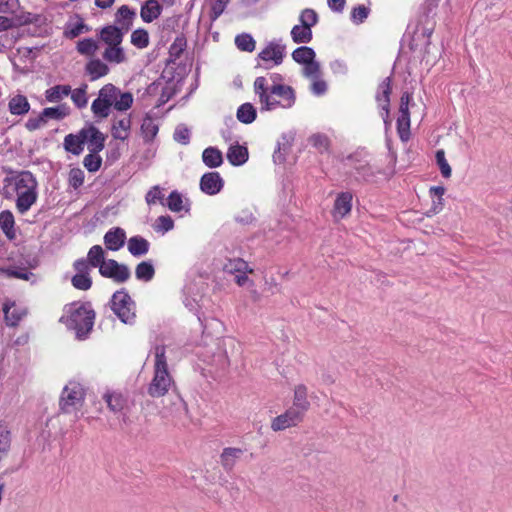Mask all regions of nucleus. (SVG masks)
Listing matches in <instances>:
<instances>
[{
	"instance_id": "nucleus-1",
	"label": "nucleus",
	"mask_w": 512,
	"mask_h": 512,
	"mask_svg": "<svg viewBox=\"0 0 512 512\" xmlns=\"http://www.w3.org/2000/svg\"><path fill=\"white\" fill-rule=\"evenodd\" d=\"M254 93L258 98L260 111L290 109L296 103V92L289 85H270L269 80L259 76L254 80Z\"/></svg>"
},
{
	"instance_id": "nucleus-2",
	"label": "nucleus",
	"mask_w": 512,
	"mask_h": 512,
	"mask_svg": "<svg viewBox=\"0 0 512 512\" xmlns=\"http://www.w3.org/2000/svg\"><path fill=\"white\" fill-rule=\"evenodd\" d=\"M2 194L7 199L16 198V208L25 214L37 200V181L28 171L4 179Z\"/></svg>"
},
{
	"instance_id": "nucleus-3",
	"label": "nucleus",
	"mask_w": 512,
	"mask_h": 512,
	"mask_svg": "<svg viewBox=\"0 0 512 512\" xmlns=\"http://www.w3.org/2000/svg\"><path fill=\"white\" fill-rule=\"evenodd\" d=\"M134 102L130 92H122L113 84L104 85L98 92V97L92 102L91 111L96 118L105 119L110 115L111 108L119 112L129 110Z\"/></svg>"
},
{
	"instance_id": "nucleus-4",
	"label": "nucleus",
	"mask_w": 512,
	"mask_h": 512,
	"mask_svg": "<svg viewBox=\"0 0 512 512\" xmlns=\"http://www.w3.org/2000/svg\"><path fill=\"white\" fill-rule=\"evenodd\" d=\"M95 313L87 304L72 303L66 307L61 321L75 331L78 339H85L94 325Z\"/></svg>"
},
{
	"instance_id": "nucleus-5",
	"label": "nucleus",
	"mask_w": 512,
	"mask_h": 512,
	"mask_svg": "<svg viewBox=\"0 0 512 512\" xmlns=\"http://www.w3.org/2000/svg\"><path fill=\"white\" fill-rule=\"evenodd\" d=\"M172 383V377L167 369L165 350L163 347H157L155 351L154 377L148 387V394L154 398L162 397L169 391Z\"/></svg>"
},
{
	"instance_id": "nucleus-6",
	"label": "nucleus",
	"mask_w": 512,
	"mask_h": 512,
	"mask_svg": "<svg viewBox=\"0 0 512 512\" xmlns=\"http://www.w3.org/2000/svg\"><path fill=\"white\" fill-rule=\"evenodd\" d=\"M318 14L315 10L306 8L299 15L300 24L294 25L290 35L294 43L307 44L313 38L312 27L318 23Z\"/></svg>"
},
{
	"instance_id": "nucleus-7",
	"label": "nucleus",
	"mask_w": 512,
	"mask_h": 512,
	"mask_svg": "<svg viewBox=\"0 0 512 512\" xmlns=\"http://www.w3.org/2000/svg\"><path fill=\"white\" fill-rule=\"evenodd\" d=\"M111 309L124 324L133 325L135 323V304L126 292L117 291L113 294Z\"/></svg>"
},
{
	"instance_id": "nucleus-8",
	"label": "nucleus",
	"mask_w": 512,
	"mask_h": 512,
	"mask_svg": "<svg viewBox=\"0 0 512 512\" xmlns=\"http://www.w3.org/2000/svg\"><path fill=\"white\" fill-rule=\"evenodd\" d=\"M84 389L76 382L67 384L61 394L60 407L64 413H73L82 407Z\"/></svg>"
},
{
	"instance_id": "nucleus-9",
	"label": "nucleus",
	"mask_w": 512,
	"mask_h": 512,
	"mask_svg": "<svg viewBox=\"0 0 512 512\" xmlns=\"http://www.w3.org/2000/svg\"><path fill=\"white\" fill-rule=\"evenodd\" d=\"M286 56V45L282 39H273L259 52L258 58L272 66H278L283 63Z\"/></svg>"
},
{
	"instance_id": "nucleus-10",
	"label": "nucleus",
	"mask_w": 512,
	"mask_h": 512,
	"mask_svg": "<svg viewBox=\"0 0 512 512\" xmlns=\"http://www.w3.org/2000/svg\"><path fill=\"white\" fill-rule=\"evenodd\" d=\"M305 413L291 406L284 413L273 418L271 429L275 432L283 431L299 425L304 420Z\"/></svg>"
},
{
	"instance_id": "nucleus-11",
	"label": "nucleus",
	"mask_w": 512,
	"mask_h": 512,
	"mask_svg": "<svg viewBox=\"0 0 512 512\" xmlns=\"http://www.w3.org/2000/svg\"><path fill=\"white\" fill-rule=\"evenodd\" d=\"M411 94L405 92L402 94L399 106V116L397 119V130L399 137L402 141H407L410 137V114L409 103L411 101Z\"/></svg>"
},
{
	"instance_id": "nucleus-12",
	"label": "nucleus",
	"mask_w": 512,
	"mask_h": 512,
	"mask_svg": "<svg viewBox=\"0 0 512 512\" xmlns=\"http://www.w3.org/2000/svg\"><path fill=\"white\" fill-rule=\"evenodd\" d=\"M99 273L106 278H111L117 283H123L130 277V270L124 264L118 263L116 260L109 259L100 265Z\"/></svg>"
},
{
	"instance_id": "nucleus-13",
	"label": "nucleus",
	"mask_w": 512,
	"mask_h": 512,
	"mask_svg": "<svg viewBox=\"0 0 512 512\" xmlns=\"http://www.w3.org/2000/svg\"><path fill=\"white\" fill-rule=\"evenodd\" d=\"M76 274L72 278V285L79 290H88L92 285V279L89 276V265L85 259H78L74 262Z\"/></svg>"
},
{
	"instance_id": "nucleus-14",
	"label": "nucleus",
	"mask_w": 512,
	"mask_h": 512,
	"mask_svg": "<svg viewBox=\"0 0 512 512\" xmlns=\"http://www.w3.org/2000/svg\"><path fill=\"white\" fill-rule=\"evenodd\" d=\"M391 80L390 78L384 79L378 86L376 100L378 106L384 111L382 114L383 121L386 126L390 124L389 119V106H390V94H391Z\"/></svg>"
},
{
	"instance_id": "nucleus-15",
	"label": "nucleus",
	"mask_w": 512,
	"mask_h": 512,
	"mask_svg": "<svg viewBox=\"0 0 512 512\" xmlns=\"http://www.w3.org/2000/svg\"><path fill=\"white\" fill-rule=\"evenodd\" d=\"M224 186V180L218 172L205 173L200 180V188L207 195L218 194Z\"/></svg>"
},
{
	"instance_id": "nucleus-16",
	"label": "nucleus",
	"mask_w": 512,
	"mask_h": 512,
	"mask_svg": "<svg viewBox=\"0 0 512 512\" xmlns=\"http://www.w3.org/2000/svg\"><path fill=\"white\" fill-rule=\"evenodd\" d=\"M126 240V232L120 227H115L108 230L104 235V244L107 249L111 251H118L121 249Z\"/></svg>"
},
{
	"instance_id": "nucleus-17",
	"label": "nucleus",
	"mask_w": 512,
	"mask_h": 512,
	"mask_svg": "<svg viewBox=\"0 0 512 512\" xmlns=\"http://www.w3.org/2000/svg\"><path fill=\"white\" fill-rule=\"evenodd\" d=\"M352 198L350 192H342L337 196L333 208V217L336 220L344 218L351 212Z\"/></svg>"
},
{
	"instance_id": "nucleus-18",
	"label": "nucleus",
	"mask_w": 512,
	"mask_h": 512,
	"mask_svg": "<svg viewBox=\"0 0 512 512\" xmlns=\"http://www.w3.org/2000/svg\"><path fill=\"white\" fill-rule=\"evenodd\" d=\"M82 135L91 152H99L104 148L105 137L97 128L82 129Z\"/></svg>"
},
{
	"instance_id": "nucleus-19",
	"label": "nucleus",
	"mask_w": 512,
	"mask_h": 512,
	"mask_svg": "<svg viewBox=\"0 0 512 512\" xmlns=\"http://www.w3.org/2000/svg\"><path fill=\"white\" fill-rule=\"evenodd\" d=\"M131 117L122 116L120 118H114L112 124V136L115 139L124 141L129 137L131 130Z\"/></svg>"
},
{
	"instance_id": "nucleus-20",
	"label": "nucleus",
	"mask_w": 512,
	"mask_h": 512,
	"mask_svg": "<svg viewBox=\"0 0 512 512\" xmlns=\"http://www.w3.org/2000/svg\"><path fill=\"white\" fill-rule=\"evenodd\" d=\"M5 321L9 326H16L26 315V309L17 306L14 302H6L3 306Z\"/></svg>"
},
{
	"instance_id": "nucleus-21",
	"label": "nucleus",
	"mask_w": 512,
	"mask_h": 512,
	"mask_svg": "<svg viewBox=\"0 0 512 512\" xmlns=\"http://www.w3.org/2000/svg\"><path fill=\"white\" fill-rule=\"evenodd\" d=\"M100 40L107 46H117L123 41L124 33L116 26L109 25L101 29Z\"/></svg>"
},
{
	"instance_id": "nucleus-22",
	"label": "nucleus",
	"mask_w": 512,
	"mask_h": 512,
	"mask_svg": "<svg viewBox=\"0 0 512 512\" xmlns=\"http://www.w3.org/2000/svg\"><path fill=\"white\" fill-rule=\"evenodd\" d=\"M8 110L12 115L23 116L30 110V103L26 96L15 94L9 98Z\"/></svg>"
},
{
	"instance_id": "nucleus-23",
	"label": "nucleus",
	"mask_w": 512,
	"mask_h": 512,
	"mask_svg": "<svg viewBox=\"0 0 512 512\" xmlns=\"http://www.w3.org/2000/svg\"><path fill=\"white\" fill-rule=\"evenodd\" d=\"M162 13V6L158 0H147L140 10L141 19L146 23H151Z\"/></svg>"
},
{
	"instance_id": "nucleus-24",
	"label": "nucleus",
	"mask_w": 512,
	"mask_h": 512,
	"mask_svg": "<svg viewBox=\"0 0 512 512\" xmlns=\"http://www.w3.org/2000/svg\"><path fill=\"white\" fill-rule=\"evenodd\" d=\"M227 159L231 165L241 166L248 160V150L238 142L231 144L227 152Z\"/></svg>"
},
{
	"instance_id": "nucleus-25",
	"label": "nucleus",
	"mask_w": 512,
	"mask_h": 512,
	"mask_svg": "<svg viewBox=\"0 0 512 512\" xmlns=\"http://www.w3.org/2000/svg\"><path fill=\"white\" fill-rule=\"evenodd\" d=\"M159 131V123L156 118L146 114L141 124V134L145 142H151Z\"/></svg>"
},
{
	"instance_id": "nucleus-26",
	"label": "nucleus",
	"mask_w": 512,
	"mask_h": 512,
	"mask_svg": "<svg viewBox=\"0 0 512 512\" xmlns=\"http://www.w3.org/2000/svg\"><path fill=\"white\" fill-rule=\"evenodd\" d=\"M104 400L109 409L115 413L122 412L128 406V399L120 392H107Z\"/></svg>"
},
{
	"instance_id": "nucleus-27",
	"label": "nucleus",
	"mask_w": 512,
	"mask_h": 512,
	"mask_svg": "<svg viewBox=\"0 0 512 512\" xmlns=\"http://www.w3.org/2000/svg\"><path fill=\"white\" fill-rule=\"evenodd\" d=\"M150 243L142 236H133L128 240L127 248L131 255L135 257L143 256L148 253Z\"/></svg>"
},
{
	"instance_id": "nucleus-28",
	"label": "nucleus",
	"mask_w": 512,
	"mask_h": 512,
	"mask_svg": "<svg viewBox=\"0 0 512 512\" xmlns=\"http://www.w3.org/2000/svg\"><path fill=\"white\" fill-rule=\"evenodd\" d=\"M85 143V139L82 135V130L79 134H68L64 138V148L68 152L79 155L83 151V144Z\"/></svg>"
},
{
	"instance_id": "nucleus-29",
	"label": "nucleus",
	"mask_w": 512,
	"mask_h": 512,
	"mask_svg": "<svg viewBox=\"0 0 512 512\" xmlns=\"http://www.w3.org/2000/svg\"><path fill=\"white\" fill-rule=\"evenodd\" d=\"M292 406L305 414L308 411L310 403L307 399V388L305 385L299 384L295 387Z\"/></svg>"
},
{
	"instance_id": "nucleus-30",
	"label": "nucleus",
	"mask_w": 512,
	"mask_h": 512,
	"mask_svg": "<svg viewBox=\"0 0 512 512\" xmlns=\"http://www.w3.org/2000/svg\"><path fill=\"white\" fill-rule=\"evenodd\" d=\"M242 454L243 451L240 448H225L220 455V462L225 469L230 470L234 467L236 461L241 457Z\"/></svg>"
},
{
	"instance_id": "nucleus-31",
	"label": "nucleus",
	"mask_w": 512,
	"mask_h": 512,
	"mask_svg": "<svg viewBox=\"0 0 512 512\" xmlns=\"http://www.w3.org/2000/svg\"><path fill=\"white\" fill-rule=\"evenodd\" d=\"M202 160L209 168H217L223 163V156L219 149L208 147L202 153Z\"/></svg>"
},
{
	"instance_id": "nucleus-32",
	"label": "nucleus",
	"mask_w": 512,
	"mask_h": 512,
	"mask_svg": "<svg viewBox=\"0 0 512 512\" xmlns=\"http://www.w3.org/2000/svg\"><path fill=\"white\" fill-rule=\"evenodd\" d=\"M136 18V11L127 5L121 6L116 13V21L125 30H128Z\"/></svg>"
},
{
	"instance_id": "nucleus-33",
	"label": "nucleus",
	"mask_w": 512,
	"mask_h": 512,
	"mask_svg": "<svg viewBox=\"0 0 512 512\" xmlns=\"http://www.w3.org/2000/svg\"><path fill=\"white\" fill-rule=\"evenodd\" d=\"M103 58L109 63L120 64L126 61V55L121 44L107 46L103 52Z\"/></svg>"
},
{
	"instance_id": "nucleus-34",
	"label": "nucleus",
	"mask_w": 512,
	"mask_h": 512,
	"mask_svg": "<svg viewBox=\"0 0 512 512\" xmlns=\"http://www.w3.org/2000/svg\"><path fill=\"white\" fill-rule=\"evenodd\" d=\"M86 71L90 75L91 80H96L108 74V66L100 59L90 60L86 65Z\"/></svg>"
},
{
	"instance_id": "nucleus-35",
	"label": "nucleus",
	"mask_w": 512,
	"mask_h": 512,
	"mask_svg": "<svg viewBox=\"0 0 512 512\" xmlns=\"http://www.w3.org/2000/svg\"><path fill=\"white\" fill-rule=\"evenodd\" d=\"M71 92L69 85H55L45 92V98L48 102L56 103L67 97Z\"/></svg>"
},
{
	"instance_id": "nucleus-36",
	"label": "nucleus",
	"mask_w": 512,
	"mask_h": 512,
	"mask_svg": "<svg viewBox=\"0 0 512 512\" xmlns=\"http://www.w3.org/2000/svg\"><path fill=\"white\" fill-rule=\"evenodd\" d=\"M291 56L296 63L303 65L314 60L316 53L311 47L300 46L292 52Z\"/></svg>"
},
{
	"instance_id": "nucleus-37",
	"label": "nucleus",
	"mask_w": 512,
	"mask_h": 512,
	"mask_svg": "<svg viewBox=\"0 0 512 512\" xmlns=\"http://www.w3.org/2000/svg\"><path fill=\"white\" fill-rule=\"evenodd\" d=\"M14 223V216L9 210L0 213V227L9 239H14L16 236Z\"/></svg>"
},
{
	"instance_id": "nucleus-38",
	"label": "nucleus",
	"mask_w": 512,
	"mask_h": 512,
	"mask_svg": "<svg viewBox=\"0 0 512 512\" xmlns=\"http://www.w3.org/2000/svg\"><path fill=\"white\" fill-rule=\"evenodd\" d=\"M237 119L244 124L252 123L256 119V109L251 103L242 104L237 110Z\"/></svg>"
},
{
	"instance_id": "nucleus-39",
	"label": "nucleus",
	"mask_w": 512,
	"mask_h": 512,
	"mask_svg": "<svg viewBox=\"0 0 512 512\" xmlns=\"http://www.w3.org/2000/svg\"><path fill=\"white\" fill-rule=\"evenodd\" d=\"M87 84H83L79 88L74 90L71 89L69 95H71V100L74 105L80 109L85 108L88 104V96H87Z\"/></svg>"
},
{
	"instance_id": "nucleus-40",
	"label": "nucleus",
	"mask_w": 512,
	"mask_h": 512,
	"mask_svg": "<svg viewBox=\"0 0 512 512\" xmlns=\"http://www.w3.org/2000/svg\"><path fill=\"white\" fill-rule=\"evenodd\" d=\"M41 113L45 122H47L48 119L61 120L65 118L69 114V109L66 105H60L44 108Z\"/></svg>"
},
{
	"instance_id": "nucleus-41",
	"label": "nucleus",
	"mask_w": 512,
	"mask_h": 512,
	"mask_svg": "<svg viewBox=\"0 0 512 512\" xmlns=\"http://www.w3.org/2000/svg\"><path fill=\"white\" fill-rule=\"evenodd\" d=\"M89 266L92 267H99L102 265L103 262H106L104 258V250L100 245H94L90 248L88 255H87Z\"/></svg>"
},
{
	"instance_id": "nucleus-42",
	"label": "nucleus",
	"mask_w": 512,
	"mask_h": 512,
	"mask_svg": "<svg viewBox=\"0 0 512 512\" xmlns=\"http://www.w3.org/2000/svg\"><path fill=\"white\" fill-rule=\"evenodd\" d=\"M0 273L6 274L8 277H14L25 281L35 282V275L25 268H0Z\"/></svg>"
},
{
	"instance_id": "nucleus-43",
	"label": "nucleus",
	"mask_w": 512,
	"mask_h": 512,
	"mask_svg": "<svg viewBox=\"0 0 512 512\" xmlns=\"http://www.w3.org/2000/svg\"><path fill=\"white\" fill-rule=\"evenodd\" d=\"M131 44L138 49H144L149 45V34L148 31L139 28L132 32L131 34Z\"/></svg>"
},
{
	"instance_id": "nucleus-44",
	"label": "nucleus",
	"mask_w": 512,
	"mask_h": 512,
	"mask_svg": "<svg viewBox=\"0 0 512 512\" xmlns=\"http://www.w3.org/2000/svg\"><path fill=\"white\" fill-rule=\"evenodd\" d=\"M155 274L153 265L150 262L143 261L135 269V275L138 280L150 281Z\"/></svg>"
},
{
	"instance_id": "nucleus-45",
	"label": "nucleus",
	"mask_w": 512,
	"mask_h": 512,
	"mask_svg": "<svg viewBox=\"0 0 512 512\" xmlns=\"http://www.w3.org/2000/svg\"><path fill=\"white\" fill-rule=\"evenodd\" d=\"M235 44L241 51L252 52L255 49L256 42L250 34L243 33L236 36Z\"/></svg>"
},
{
	"instance_id": "nucleus-46",
	"label": "nucleus",
	"mask_w": 512,
	"mask_h": 512,
	"mask_svg": "<svg viewBox=\"0 0 512 512\" xmlns=\"http://www.w3.org/2000/svg\"><path fill=\"white\" fill-rule=\"evenodd\" d=\"M98 49L97 42L92 38H85L77 43V51L81 55L92 56Z\"/></svg>"
},
{
	"instance_id": "nucleus-47",
	"label": "nucleus",
	"mask_w": 512,
	"mask_h": 512,
	"mask_svg": "<svg viewBox=\"0 0 512 512\" xmlns=\"http://www.w3.org/2000/svg\"><path fill=\"white\" fill-rule=\"evenodd\" d=\"M224 269L229 273H242V272H252V269L249 268L248 264L240 259H230L225 264Z\"/></svg>"
},
{
	"instance_id": "nucleus-48",
	"label": "nucleus",
	"mask_w": 512,
	"mask_h": 512,
	"mask_svg": "<svg viewBox=\"0 0 512 512\" xmlns=\"http://www.w3.org/2000/svg\"><path fill=\"white\" fill-rule=\"evenodd\" d=\"M302 74L308 79H314L317 76H322L321 65L316 58L306 64H303Z\"/></svg>"
},
{
	"instance_id": "nucleus-49",
	"label": "nucleus",
	"mask_w": 512,
	"mask_h": 512,
	"mask_svg": "<svg viewBox=\"0 0 512 512\" xmlns=\"http://www.w3.org/2000/svg\"><path fill=\"white\" fill-rule=\"evenodd\" d=\"M10 432L6 426L0 424V461L6 457L10 449Z\"/></svg>"
},
{
	"instance_id": "nucleus-50",
	"label": "nucleus",
	"mask_w": 512,
	"mask_h": 512,
	"mask_svg": "<svg viewBox=\"0 0 512 512\" xmlns=\"http://www.w3.org/2000/svg\"><path fill=\"white\" fill-rule=\"evenodd\" d=\"M444 193L445 188L442 186H434L430 188V195L437 198L436 200H433L432 210L434 213H439L442 210Z\"/></svg>"
},
{
	"instance_id": "nucleus-51",
	"label": "nucleus",
	"mask_w": 512,
	"mask_h": 512,
	"mask_svg": "<svg viewBox=\"0 0 512 512\" xmlns=\"http://www.w3.org/2000/svg\"><path fill=\"white\" fill-rule=\"evenodd\" d=\"M102 159L97 152H91L86 155L83 160L84 167L89 172H96L101 167Z\"/></svg>"
},
{
	"instance_id": "nucleus-52",
	"label": "nucleus",
	"mask_w": 512,
	"mask_h": 512,
	"mask_svg": "<svg viewBox=\"0 0 512 512\" xmlns=\"http://www.w3.org/2000/svg\"><path fill=\"white\" fill-rule=\"evenodd\" d=\"M309 143L320 152L327 151L329 148V139L324 134H314L309 138Z\"/></svg>"
},
{
	"instance_id": "nucleus-53",
	"label": "nucleus",
	"mask_w": 512,
	"mask_h": 512,
	"mask_svg": "<svg viewBox=\"0 0 512 512\" xmlns=\"http://www.w3.org/2000/svg\"><path fill=\"white\" fill-rule=\"evenodd\" d=\"M167 206L173 212H181L184 209L181 194L177 191L171 192L167 199Z\"/></svg>"
},
{
	"instance_id": "nucleus-54",
	"label": "nucleus",
	"mask_w": 512,
	"mask_h": 512,
	"mask_svg": "<svg viewBox=\"0 0 512 512\" xmlns=\"http://www.w3.org/2000/svg\"><path fill=\"white\" fill-rule=\"evenodd\" d=\"M436 162L439 166L442 176L445 178H449L452 174V170L445 158L444 150H438L436 152Z\"/></svg>"
},
{
	"instance_id": "nucleus-55",
	"label": "nucleus",
	"mask_w": 512,
	"mask_h": 512,
	"mask_svg": "<svg viewBox=\"0 0 512 512\" xmlns=\"http://www.w3.org/2000/svg\"><path fill=\"white\" fill-rule=\"evenodd\" d=\"M163 199L164 193L158 185L153 186L145 196V201L149 206L154 205L157 202H162Z\"/></svg>"
},
{
	"instance_id": "nucleus-56",
	"label": "nucleus",
	"mask_w": 512,
	"mask_h": 512,
	"mask_svg": "<svg viewBox=\"0 0 512 512\" xmlns=\"http://www.w3.org/2000/svg\"><path fill=\"white\" fill-rule=\"evenodd\" d=\"M84 172L80 168H72L69 172V184L77 189L84 183Z\"/></svg>"
},
{
	"instance_id": "nucleus-57",
	"label": "nucleus",
	"mask_w": 512,
	"mask_h": 512,
	"mask_svg": "<svg viewBox=\"0 0 512 512\" xmlns=\"http://www.w3.org/2000/svg\"><path fill=\"white\" fill-rule=\"evenodd\" d=\"M174 140L180 144L186 145L190 141V131L184 125L176 127L174 132Z\"/></svg>"
},
{
	"instance_id": "nucleus-58",
	"label": "nucleus",
	"mask_w": 512,
	"mask_h": 512,
	"mask_svg": "<svg viewBox=\"0 0 512 512\" xmlns=\"http://www.w3.org/2000/svg\"><path fill=\"white\" fill-rule=\"evenodd\" d=\"M311 80V92L316 96L324 95L327 91V83L321 76H317Z\"/></svg>"
},
{
	"instance_id": "nucleus-59",
	"label": "nucleus",
	"mask_w": 512,
	"mask_h": 512,
	"mask_svg": "<svg viewBox=\"0 0 512 512\" xmlns=\"http://www.w3.org/2000/svg\"><path fill=\"white\" fill-rule=\"evenodd\" d=\"M174 227V222L169 216H160L155 223V230L163 233L170 231Z\"/></svg>"
},
{
	"instance_id": "nucleus-60",
	"label": "nucleus",
	"mask_w": 512,
	"mask_h": 512,
	"mask_svg": "<svg viewBox=\"0 0 512 512\" xmlns=\"http://www.w3.org/2000/svg\"><path fill=\"white\" fill-rule=\"evenodd\" d=\"M369 14V10L364 5H359L355 7L351 13V19L354 23L359 24L362 23Z\"/></svg>"
},
{
	"instance_id": "nucleus-61",
	"label": "nucleus",
	"mask_w": 512,
	"mask_h": 512,
	"mask_svg": "<svg viewBox=\"0 0 512 512\" xmlns=\"http://www.w3.org/2000/svg\"><path fill=\"white\" fill-rule=\"evenodd\" d=\"M186 47V40L183 37H177L170 46L171 56L178 58Z\"/></svg>"
},
{
	"instance_id": "nucleus-62",
	"label": "nucleus",
	"mask_w": 512,
	"mask_h": 512,
	"mask_svg": "<svg viewBox=\"0 0 512 512\" xmlns=\"http://www.w3.org/2000/svg\"><path fill=\"white\" fill-rule=\"evenodd\" d=\"M229 0H212L211 11L212 19H217L225 10Z\"/></svg>"
},
{
	"instance_id": "nucleus-63",
	"label": "nucleus",
	"mask_w": 512,
	"mask_h": 512,
	"mask_svg": "<svg viewBox=\"0 0 512 512\" xmlns=\"http://www.w3.org/2000/svg\"><path fill=\"white\" fill-rule=\"evenodd\" d=\"M254 220L255 216L251 209H244L240 211L236 216V221L244 225L250 224Z\"/></svg>"
},
{
	"instance_id": "nucleus-64",
	"label": "nucleus",
	"mask_w": 512,
	"mask_h": 512,
	"mask_svg": "<svg viewBox=\"0 0 512 512\" xmlns=\"http://www.w3.org/2000/svg\"><path fill=\"white\" fill-rule=\"evenodd\" d=\"M18 6V0H0V13H14Z\"/></svg>"
}]
</instances>
